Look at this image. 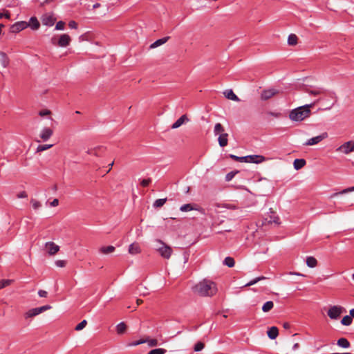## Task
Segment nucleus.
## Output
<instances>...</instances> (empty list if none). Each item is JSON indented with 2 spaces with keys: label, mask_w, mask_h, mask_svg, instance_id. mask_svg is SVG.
<instances>
[{
  "label": "nucleus",
  "mask_w": 354,
  "mask_h": 354,
  "mask_svg": "<svg viewBox=\"0 0 354 354\" xmlns=\"http://www.w3.org/2000/svg\"><path fill=\"white\" fill-rule=\"evenodd\" d=\"M193 291L200 296L211 297L216 294L217 288L214 282L204 279L193 288Z\"/></svg>",
  "instance_id": "obj_1"
},
{
  "label": "nucleus",
  "mask_w": 354,
  "mask_h": 354,
  "mask_svg": "<svg viewBox=\"0 0 354 354\" xmlns=\"http://www.w3.org/2000/svg\"><path fill=\"white\" fill-rule=\"evenodd\" d=\"M315 103L301 106L290 111L289 118L292 121L301 122L308 118L310 115V109L314 106Z\"/></svg>",
  "instance_id": "obj_2"
},
{
  "label": "nucleus",
  "mask_w": 354,
  "mask_h": 354,
  "mask_svg": "<svg viewBox=\"0 0 354 354\" xmlns=\"http://www.w3.org/2000/svg\"><path fill=\"white\" fill-rule=\"evenodd\" d=\"M156 249L159 252L160 255L164 259H169L172 254V249L170 246L166 245L163 241L160 239L156 240Z\"/></svg>",
  "instance_id": "obj_3"
},
{
  "label": "nucleus",
  "mask_w": 354,
  "mask_h": 354,
  "mask_svg": "<svg viewBox=\"0 0 354 354\" xmlns=\"http://www.w3.org/2000/svg\"><path fill=\"white\" fill-rule=\"evenodd\" d=\"M345 311V308L342 306H333L328 309L327 315L331 319H337Z\"/></svg>",
  "instance_id": "obj_4"
},
{
  "label": "nucleus",
  "mask_w": 354,
  "mask_h": 354,
  "mask_svg": "<svg viewBox=\"0 0 354 354\" xmlns=\"http://www.w3.org/2000/svg\"><path fill=\"white\" fill-rule=\"evenodd\" d=\"M28 27V23L24 21H17L12 24L10 28V30L12 33H17L25 28Z\"/></svg>",
  "instance_id": "obj_5"
},
{
  "label": "nucleus",
  "mask_w": 354,
  "mask_h": 354,
  "mask_svg": "<svg viewBox=\"0 0 354 354\" xmlns=\"http://www.w3.org/2000/svg\"><path fill=\"white\" fill-rule=\"evenodd\" d=\"M326 138H328V133L326 132H324L317 136L313 137L308 140L304 144V145L309 146L317 145Z\"/></svg>",
  "instance_id": "obj_6"
},
{
  "label": "nucleus",
  "mask_w": 354,
  "mask_h": 354,
  "mask_svg": "<svg viewBox=\"0 0 354 354\" xmlns=\"http://www.w3.org/2000/svg\"><path fill=\"white\" fill-rule=\"evenodd\" d=\"M337 151H340L345 154L351 153V151H354V142L348 141L344 143L337 149Z\"/></svg>",
  "instance_id": "obj_7"
},
{
  "label": "nucleus",
  "mask_w": 354,
  "mask_h": 354,
  "mask_svg": "<svg viewBox=\"0 0 354 354\" xmlns=\"http://www.w3.org/2000/svg\"><path fill=\"white\" fill-rule=\"evenodd\" d=\"M266 160V158L261 155H249L245 156V162L261 163Z\"/></svg>",
  "instance_id": "obj_8"
},
{
  "label": "nucleus",
  "mask_w": 354,
  "mask_h": 354,
  "mask_svg": "<svg viewBox=\"0 0 354 354\" xmlns=\"http://www.w3.org/2000/svg\"><path fill=\"white\" fill-rule=\"evenodd\" d=\"M278 93H279V91L277 89L273 88L266 89L261 92V98L263 100H268L270 98H271L272 97L274 96Z\"/></svg>",
  "instance_id": "obj_9"
},
{
  "label": "nucleus",
  "mask_w": 354,
  "mask_h": 354,
  "mask_svg": "<svg viewBox=\"0 0 354 354\" xmlns=\"http://www.w3.org/2000/svg\"><path fill=\"white\" fill-rule=\"evenodd\" d=\"M71 37L68 35L63 34L60 36L57 45L61 47H66L71 42Z\"/></svg>",
  "instance_id": "obj_10"
},
{
  "label": "nucleus",
  "mask_w": 354,
  "mask_h": 354,
  "mask_svg": "<svg viewBox=\"0 0 354 354\" xmlns=\"http://www.w3.org/2000/svg\"><path fill=\"white\" fill-rule=\"evenodd\" d=\"M46 248L50 255H54L59 250V245H56L53 242H47L46 243Z\"/></svg>",
  "instance_id": "obj_11"
},
{
  "label": "nucleus",
  "mask_w": 354,
  "mask_h": 354,
  "mask_svg": "<svg viewBox=\"0 0 354 354\" xmlns=\"http://www.w3.org/2000/svg\"><path fill=\"white\" fill-rule=\"evenodd\" d=\"M53 131L48 128H44L40 133V138L43 141H47L53 135Z\"/></svg>",
  "instance_id": "obj_12"
},
{
  "label": "nucleus",
  "mask_w": 354,
  "mask_h": 354,
  "mask_svg": "<svg viewBox=\"0 0 354 354\" xmlns=\"http://www.w3.org/2000/svg\"><path fill=\"white\" fill-rule=\"evenodd\" d=\"M228 134L227 133L223 132L220 134L218 138V141L220 147H224L227 145L228 140H227Z\"/></svg>",
  "instance_id": "obj_13"
},
{
  "label": "nucleus",
  "mask_w": 354,
  "mask_h": 354,
  "mask_svg": "<svg viewBox=\"0 0 354 354\" xmlns=\"http://www.w3.org/2000/svg\"><path fill=\"white\" fill-rule=\"evenodd\" d=\"M225 97H227L229 100L239 102L240 101V99L237 97V95L233 92L232 89H228L224 91L223 93Z\"/></svg>",
  "instance_id": "obj_14"
},
{
  "label": "nucleus",
  "mask_w": 354,
  "mask_h": 354,
  "mask_svg": "<svg viewBox=\"0 0 354 354\" xmlns=\"http://www.w3.org/2000/svg\"><path fill=\"white\" fill-rule=\"evenodd\" d=\"M185 121H189V119L186 115H183L171 125V128L177 129L180 127Z\"/></svg>",
  "instance_id": "obj_15"
},
{
  "label": "nucleus",
  "mask_w": 354,
  "mask_h": 354,
  "mask_svg": "<svg viewBox=\"0 0 354 354\" xmlns=\"http://www.w3.org/2000/svg\"><path fill=\"white\" fill-rule=\"evenodd\" d=\"M268 336L271 339H274L279 335V330L276 326H272L267 332Z\"/></svg>",
  "instance_id": "obj_16"
},
{
  "label": "nucleus",
  "mask_w": 354,
  "mask_h": 354,
  "mask_svg": "<svg viewBox=\"0 0 354 354\" xmlns=\"http://www.w3.org/2000/svg\"><path fill=\"white\" fill-rule=\"evenodd\" d=\"M28 26L32 30H37L40 26V24L35 17H32L28 23Z\"/></svg>",
  "instance_id": "obj_17"
},
{
  "label": "nucleus",
  "mask_w": 354,
  "mask_h": 354,
  "mask_svg": "<svg viewBox=\"0 0 354 354\" xmlns=\"http://www.w3.org/2000/svg\"><path fill=\"white\" fill-rule=\"evenodd\" d=\"M305 92L310 95H319L324 93V90L322 88H306Z\"/></svg>",
  "instance_id": "obj_18"
},
{
  "label": "nucleus",
  "mask_w": 354,
  "mask_h": 354,
  "mask_svg": "<svg viewBox=\"0 0 354 354\" xmlns=\"http://www.w3.org/2000/svg\"><path fill=\"white\" fill-rule=\"evenodd\" d=\"M169 37H165L163 38L156 40V41H154L153 43H152L150 45V48H155L158 46H160L165 44L169 40Z\"/></svg>",
  "instance_id": "obj_19"
},
{
  "label": "nucleus",
  "mask_w": 354,
  "mask_h": 354,
  "mask_svg": "<svg viewBox=\"0 0 354 354\" xmlns=\"http://www.w3.org/2000/svg\"><path fill=\"white\" fill-rule=\"evenodd\" d=\"M141 251L140 248L138 243H132L129 245V252L131 254H136Z\"/></svg>",
  "instance_id": "obj_20"
},
{
  "label": "nucleus",
  "mask_w": 354,
  "mask_h": 354,
  "mask_svg": "<svg viewBox=\"0 0 354 354\" xmlns=\"http://www.w3.org/2000/svg\"><path fill=\"white\" fill-rule=\"evenodd\" d=\"M306 163V162L304 159H295L294 160V163H293L294 168L296 170H299V169H301L302 167H304L305 166Z\"/></svg>",
  "instance_id": "obj_21"
},
{
  "label": "nucleus",
  "mask_w": 354,
  "mask_h": 354,
  "mask_svg": "<svg viewBox=\"0 0 354 354\" xmlns=\"http://www.w3.org/2000/svg\"><path fill=\"white\" fill-rule=\"evenodd\" d=\"M337 344L344 348H347L351 346L350 342L346 338L342 337L337 340Z\"/></svg>",
  "instance_id": "obj_22"
},
{
  "label": "nucleus",
  "mask_w": 354,
  "mask_h": 354,
  "mask_svg": "<svg viewBox=\"0 0 354 354\" xmlns=\"http://www.w3.org/2000/svg\"><path fill=\"white\" fill-rule=\"evenodd\" d=\"M0 62L4 68L7 67L9 64V59L4 52L0 53Z\"/></svg>",
  "instance_id": "obj_23"
},
{
  "label": "nucleus",
  "mask_w": 354,
  "mask_h": 354,
  "mask_svg": "<svg viewBox=\"0 0 354 354\" xmlns=\"http://www.w3.org/2000/svg\"><path fill=\"white\" fill-rule=\"evenodd\" d=\"M115 250V247L112 245L103 246L100 248V252L104 254H109L113 253Z\"/></svg>",
  "instance_id": "obj_24"
},
{
  "label": "nucleus",
  "mask_w": 354,
  "mask_h": 354,
  "mask_svg": "<svg viewBox=\"0 0 354 354\" xmlns=\"http://www.w3.org/2000/svg\"><path fill=\"white\" fill-rule=\"evenodd\" d=\"M272 214L269 216V218H266V220L268 221V223H274V224H279V218L277 215L275 214L274 212H271Z\"/></svg>",
  "instance_id": "obj_25"
},
{
  "label": "nucleus",
  "mask_w": 354,
  "mask_h": 354,
  "mask_svg": "<svg viewBox=\"0 0 354 354\" xmlns=\"http://www.w3.org/2000/svg\"><path fill=\"white\" fill-rule=\"evenodd\" d=\"M306 264L309 268H315L317 265V259L313 257H308L306 258Z\"/></svg>",
  "instance_id": "obj_26"
},
{
  "label": "nucleus",
  "mask_w": 354,
  "mask_h": 354,
  "mask_svg": "<svg viewBox=\"0 0 354 354\" xmlns=\"http://www.w3.org/2000/svg\"><path fill=\"white\" fill-rule=\"evenodd\" d=\"M39 314H40V312L39 311L38 308H32V309L29 310L25 314V317L26 318L32 317H35V316H36V315H37Z\"/></svg>",
  "instance_id": "obj_27"
},
{
  "label": "nucleus",
  "mask_w": 354,
  "mask_h": 354,
  "mask_svg": "<svg viewBox=\"0 0 354 354\" xmlns=\"http://www.w3.org/2000/svg\"><path fill=\"white\" fill-rule=\"evenodd\" d=\"M274 307V303L272 301H266L262 306V310L264 313L269 312Z\"/></svg>",
  "instance_id": "obj_28"
},
{
  "label": "nucleus",
  "mask_w": 354,
  "mask_h": 354,
  "mask_svg": "<svg viewBox=\"0 0 354 354\" xmlns=\"http://www.w3.org/2000/svg\"><path fill=\"white\" fill-rule=\"evenodd\" d=\"M127 329V326L124 322H120L116 326V331L118 334H123Z\"/></svg>",
  "instance_id": "obj_29"
},
{
  "label": "nucleus",
  "mask_w": 354,
  "mask_h": 354,
  "mask_svg": "<svg viewBox=\"0 0 354 354\" xmlns=\"http://www.w3.org/2000/svg\"><path fill=\"white\" fill-rule=\"evenodd\" d=\"M225 131V129L223 125L221 123H216L214 126V133L216 136L218 134H221Z\"/></svg>",
  "instance_id": "obj_30"
},
{
  "label": "nucleus",
  "mask_w": 354,
  "mask_h": 354,
  "mask_svg": "<svg viewBox=\"0 0 354 354\" xmlns=\"http://www.w3.org/2000/svg\"><path fill=\"white\" fill-rule=\"evenodd\" d=\"M194 209H196V208L190 203L183 205L180 207L181 212H189Z\"/></svg>",
  "instance_id": "obj_31"
},
{
  "label": "nucleus",
  "mask_w": 354,
  "mask_h": 354,
  "mask_svg": "<svg viewBox=\"0 0 354 354\" xmlns=\"http://www.w3.org/2000/svg\"><path fill=\"white\" fill-rule=\"evenodd\" d=\"M353 319L351 315L344 316L341 320V324L344 326H350L352 324Z\"/></svg>",
  "instance_id": "obj_32"
},
{
  "label": "nucleus",
  "mask_w": 354,
  "mask_h": 354,
  "mask_svg": "<svg viewBox=\"0 0 354 354\" xmlns=\"http://www.w3.org/2000/svg\"><path fill=\"white\" fill-rule=\"evenodd\" d=\"M223 264L227 266L229 268H232V267H234V266L235 264V261L233 258H232L230 257H227L224 259Z\"/></svg>",
  "instance_id": "obj_33"
},
{
  "label": "nucleus",
  "mask_w": 354,
  "mask_h": 354,
  "mask_svg": "<svg viewBox=\"0 0 354 354\" xmlns=\"http://www.w3.org/2000/svg\"><path fill=\"white\" fill-rule=\"evenodd\" d=\"M166 201H167L166 198L157 199L154 201V203L153 204V207L155 208L161 207L162 206L164 205V204L166 203Z\"/></svg>",
  "instance_id": "obj_34"
},
{
  "label": "nucleus",
  "mask_w": 354,
  "mask_h": 354,
  "mask_svg": "<svg viewBox=\"0 0 354 354\" xmlns=\"http://www.w3.org/2000/svg\"><path fill=\"white\" fill-rule=\"evenodd\" d=\"M297 37L294 34L290 35L288 38V44L289 45L294 46V45L297 44Z\"/></svg>",
  "instance_id": "obj_35"
},
{
  "label": "nucleus",
  "mask_w": 354,
  "mask_h": 354,
  "mask_svg": "<svg viewBox=\"0 0 354 354\" xmlns=\"http://www.w3.org/2000/svg\"><path fill=\"white\" fill-rule=\"evenodd\" d=\"M266 277H263V276H261V277H256L255 279L251 280L250 282H248V283L245 284V286H252L255 283H257V282L261 281V280H264L266 279Z\"/></svg>",
  "instance_id": "obj_36"
},
{
  "label": "nucleus",
  "mask_w": 354,
  "mask_h": 354,
  "mask_svg": "<svg viewBox=\"0 0 354 354\" xmlns=\"http://www.w3.org/2000/svg\"><path fill=\"white\" fill-rule=\"evenodd\" d=\"M53 147V145H40L37 148V152L46 151Z\"/></svg>",
  "instance_id": "obj_37"
},
{
  "label": "nucleus",
  "mask_w": 354,
  "mask_h": 354,
  "mask_svg": "<svg viewBox=\"0 0 354 354\" xmlns=\"http://www.w3.org/2000/svg\"><path fill=\"white\" fill-rule=\"evenodd\" d=\"M167 351L164 348H155L151 350L148 354H165Z\"/></svg>",
  "instance_id": "obj_38"
},
{
  "label": "nucleus",
  "mask_w": 354,
  "mask_h": 354,
  "mask_svg": "<svg viewBox=\"0 0 354 354\" xmlns=\"http://www.w3.org/2000/svg\"><path fill=\"white\" fill-rule=\"evenodd\" d=\"M204 347H205L204 343H203L202 342H198L195 344L194 350L196 352H199V351H202L204 348Z\"/></svg>",
  "instance_id": "obj_39"
},
{
  "label": "nucleus",
  "mask_w": 354,
  "mask_h": 354,
  "mask_svg": "<svg viewBox=\"0 0 354 354\" xmlns=\"http://www.w3.org/2000/svg\"><path fill=\"white\" fill-rule=\"evenodd\" d=\"M12 280L10 279H3L0 281V289H2L11 284Z\"/></svg>",
  "instance_id": "obj_40"
},
{
  "label": "nucleus",
  "mask_w": 354,
  "mask_h": 354,
  "mask_svg": "<svg viewBox=\"0 0 354 354\" xmlns=\"http://www.w3.org/2000/svg\"><path fill=\"white\" fill-rule=\"evenodd\" d=\"M229 157L234 160L245 162V156L239 157L234 154H230Z\"/></svg>",
  "instance_id": "obj_41"
},
{
  "label": "nucleus",
  "mask_w": 354,
  "mask_h": 354,
  "mask_svg": "<svg viewBox=\"0 0 354 354\" xmlns=\"http://www.w3.org/2000/svg\"><path fill=\"white\" fill-rule=\"evenodd\" d=\"M30 203L32 204V206L34 209H37L41 206V203L39 201L33 198L30 200Z\"/></svg>",
  "instance_id": "obj_42"
},
{
  "label": "nucleus",
  "mask_w": 354,
  "mask_h": 354,
  "mask_svg": "<svg viewBox=\"0 0 354 354\" xmlns=\"http://www.w3.org/2000/svg\"><path fill=\"white\" fill-rule=\"evenodd\" d=\"M145 340L147 341L146 343H147L150 347L156 346L158 344V340L156 339H146Z\"/></svg>",
  "instance_id": "obj_43"
},
{
  "label": "nucleus",
  "mask_w": 354,
  "mask_h": 354,
  "mask_svg": "<svg viewBox=\"0 0 354 354\" xmlns=\"http://www.w3.org/2000/svg\"><path fill=\"white\" fill-rule=\"evenodd\" d=\"M87 324V322L86 320L84 319L82 320L80 323H79L76 326H75V330H82Z\"/></svg>",
  "instance_id": "obj_44"
},
{
  "label": "nucleus",
  "mask_w": 354,
  "mask_h": 354,
  "mask_svg": "<svg viewBox=\"0 0 354 354\" xmlns=\"http://www.w3.org/2000/svg\"><path fill=\"white\" fill-rule=\"evenodd\" d=\"M44 24L46 26H53L54 24V21L52 17H49L43 19Z\"/></svg>",
  "instance_id": "obj_45"
},
{
  "label": "nucleus",
  "mask_w": 354,
  "mask_h": 354,
  "mask_svg": "<svg viewBox=\"0 0 354 354\" xmlns=\"http://www.w3.org/2000/svg\"><path fill=\"white\" fill-rule=\"evenodd\" d=\"M65 23L62 21H59L56 24L55 29L59 30H62L64 29Z\"/></svg>",
  "instance_id": "obj_46"
},
{
  "label": "nucleus",
  "mask_w": 354,
  "mask_h": 354,
  "mask_svg": "<svg viewBox=\"0 0 354 354\" xmlns=\"http://www.w3.org/2000/svg\"><path fill=\"white\" fill-rule=\"evenodd\" d=\"M147 341H145V339H140V340H138V341H135V342H133L131 343H129L128 344L129 346H138V345H140L141 344H143V343H146Z\"/></svg>",
  "instance_id": "obj_47"
},
{
  "label": "nucleus",
  "mask_w": 354,
  "mask_h": 354,
  "mask_svg": "<svg viewBox=\"0 0 354 354\" xmlns=\"http://www.w3.org/2000/svg\"><path fill=\"white\" fill-rule=\"evenodd\" d=\"M55 265L59 268H64L66 265V261L64 260H57L55 261Z\"/></svg>",
  "instance_id": "obj_48"
},
{
  "label": "nucleus",
  "mask_w": 354,
  "mask_h": 354,
  "mask_svg": "<svg viewBox=\"0 0 354 354\" xmlns=\"http://www.w3.org/2000/svg\"><path fill=\"white\" fill-rule=\"evenodd\" d=\"M151 182V178L143 179L142 180H141L140 185L142 187H147Z\"/></svg>",
  "instance_id": "obj_49"
},
{
  "label": "nucleus",
  "mask_w": 354,
  "mask_h": 354,
  "mask_svg": "<svg viewBox=\"0 0 354 354\" xmlns=\"http://www.w3.org/2000/svg\"><path fill=\"white\" fill-rule=\"evenodd\" d=\"M52 307L50 305H46V306H43L41 307H38V309H39V311L40 312V313H41L47 310L50 309Z\"/></svg>",
  "instance_id": "obj_50"
},
{
  "label": "nucleus",
  "mask_w": 354,
  "mask_h": 354,
  "mask_svg": "<svg viewBox=\"0 0 354 354\" xmlns=\"http://www.w3.org/2000/svg\"><path fill=\"white\" fill-rule=\"evenodd\" d=\"M68 26L71 28L76 29L77 28V24L75 21H71L68 23Z\"/></svg>",
  "instance_id": "obj_51"
},
{
  "label": "nucleus",
  "mask_w": 354,
  "mask_h": 354,
  "mask_svg": "<svg viewBox=\"0 0 354 354\" xmlns=\"http://www.w3.org/2000/svg\"><path fill=\"white\" fill-rule=\"evenodd\" d=\"M38 295L41 297H46L47 295H48V292L46 290H39L38 291Z\"/></svg>",
  "instance_id": "obj_52"
},
{
  "label": "nucleus",
  "mask_w": 354,
  "mask_h": 354,
  "mask_svg": "<svg viewBox=\"0 0 354 354\" xmlns=\"http://www.w3.org/2000/svg\"><path fill=\"white\" fill-rule=\"evenodd\" d=\"M28 196L27 193L25 191L21 192L17 194V198H24Z\"/></svg>",
  "instance_id": "obj_53"
},
{
  "label": "nucleus",
  "mask_w": 354,
  "mask_h": 354,
  "mask_svg": "<svg viewBox=\"0 0 354 354\" xmlns=\"http://www.w3.org/2000/svg\"><path fill=\"white\" fill-rule=\"evenodd\" d=\"M353 191H354V186L344 189L343 190H342V193L347 194V193H349V192H353Z\"/></svg>",
  "instance_id": "obj_54"
},
{
  "label": "nucleus",
  "mask_w": 354,
  "mask_h": 354,
  "mask_svg": "<svg viewBox=\"0 0 354 354\" xmlns=\"http://www.w3.org/2000/svg\"><path fill=\"white\" fill-rule=\"evenodd\" d=\"M234 174L233 172L228 173L225 176V180L227 181H230L234 177Z\"/></svg>",
  "instance_id": "obj_55"
},
{
  "label": "nucleus",
  "mask_w": 354,
  "mask_h": 354,
  "mask_svg": "<svg viewBox=\"0 0 354 354\" xmlns=\"http://www.w3.org/2000/svg\"><path fill=\"white\" fill-rule=\"evenodd\" d=\"M50 113V112L48 110H43V111H39V115H41V116L47 115H49Z\"/></svg>",
  "instance_id": "obj_56"
},
{
  "label": "nucleus",
  "mask_w": 354,
  "mask_h": 354,
  "mask_svg": "<svg viewBox=\"0 0 354 354\" xmlns=\"http://www.w3.org/2000/svg\"><path fill=\"white\" fill-rule=\"evenodd\" d=\"M50 206L52 207H56L59 205V200L57 198H55L50 203Z\"/></svg>",
  "instance_id": "obj_57"
},
{
  "label": "nucleus",
  "mask_w": 354,
  "mask_h": 354,
  "mask_svg": "<svg viewBox=\"0 0 354 354\" xmlns=\"http://www.w3.org/2000/svg\"><path fill=\"white\" fill-rule=\"evenodd\" d=\"M268 115H272L275 118H279L281 117V113L277 112H269Z\"/></svg>",
  "instance_id": "obj_58"
},
{
  "label": "nucleus",
  "mask_w": 354,
  "mask_h": 354,
  "mask_svg": "<svg viewBox=\"0 0 354 354\" xmlns=\"http://www.w3.org/2000/svg\"><path fill=\"white\" fill-rule=\"evenodd\" d=\"M288 274H290V275H297V276H301V277H305L304 274H301L299 272H289L288 273Z\"/></svg>",
  "instance_id": "obj_59"
},
{
  "label": "nucleus",
  "mask_w": 354,
  "mask_h": 354,
  "mask_svg": "<svg viewBox=\"0 0 354 354\" xmlns=\"http://www.w3.org/2000/svg\"><path fill=\"white\" fill-rule=\"evenodd\" d=\"M283 327L285 328V329H289L290 328V325L289 323L288 322H285L283 323Z\"/></svg>",
  "instance_id": "obj_60"
},
{
  "label": "nucleus",
  "mask_w": 354,
  "mask_h": 354,
  "mask_svg": "<svg viewBox=\"0 0 354 354\" xmlns=\"http://www.w3.org/2000/svg\"><path fill=\"white\" fill-rule=\"evenodd\" d=\"M344 193H342V191L341 192H335L334 194H333L331 196H330V198H334L338 195H340V194H344Z\"/></svg>",
  "instance_id": "obj_61"
},
{
  "label": "nucleus",
  "mask_w": 354,
  "mask_h": 354,
  "mask_svg": "<svg viewBox=\"0 0 354 354\" xmlns=\"http://www.w3.org/2000/svg\"><path fill=\"white\" fill-rule=\"evenodd\" d=\"M299 343H295L293 346H292V350L293 351H296L299 348Z\"/></svg>",
  "instance_id": "obj_62"
},
{
  "label": "nucleus",
  "mask_w": 354,
  "mask_h": 354,
  "mask_svg": "<svg viewBox=\"0 0 354 354\" xmlns=\"http://www.w3.org/2000/svg\"><path fill=\"white\" fill-rule=\"evenodd\" d=\"M3 17H6V19L10 18V14L8 11H6L5 13H3Z\"/></svg>",
  "instance_id": "obj_63"
},
{
  "label": "nucleus",
  "mask_w": 354,
  "mask_h": 354,
  "mask_svg": "<svg viewBox=\"0 0 354 354\" xmlns=\"http://www.w3.org/2000/svg\"><path fill=\"white\" fill-rule=\"evenodd\" d=\"M349 313H350L351 317L352 318H354V308H353V309L350 310Z\"/></svg>",
  "instance_id": "obj_64"
}]
</instances>
